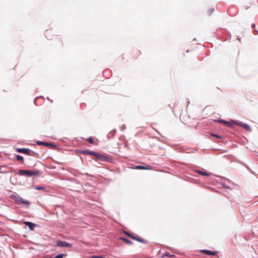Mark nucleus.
Wrapping results in <instances>:
<instances>
[{"label": "nucleus", "mask_w": 258, "mask_h": 258, "mask_svg": "<svg viewBox=\"0 0 258 258\" xmlns=\"http://www.w3.org/2000/svg\"><path fill=\"white\" fill-rule=\"evenodd\" d=\"M19 173L20 175L30 177L33 175H39L40 172L39 170H28L20 169L19 170Z\"/></svg>", "instance_id": "1"}, {"label": "nucleus", "mask_w": 258, "mask_h": 258, "mask_svg": "<svg viewBox=\"0 0 258 258\" xmlns=\"http://www.w3.org/2000/svg\"><path fill=\"white\" fill-rule=\"evenodd\" d=\"M10 198L11 199L14 200L18 204H19V205L24 204V205H29V202L28 201L25 200L23 199L22 198H21L18 196H17L16 195H11L10 196Z\"/></svg>", "instance_id": "2"}, {"label": "nucleus", "mask_w": 258, "mask_h": 258, "mask_svg": "<svg viewBox=\"0 0 258 258\" xmlns=\"http://www.w3.org/2000/svg\"><path fill=\"white\" fill-rule=\"evenodd\" d=\"M124 233L125 235H127L128 237H130V238H131L133 239L136 240H137L139 242H140L141 243H147V241L146 240L140 238V237H139L137 235H132V234L128 233V232H126V231H124Z\"/></svg>", "instance_id": "3"}, {"label": "nucleus", "mask_w": 258, "mask_h": 258, "mask_svg": "<svg viewBox=\"0 0 258 258\" xmlns=\"http://www.w3.org/2000/svg\"><path fill=\"white\" fill-rule=\"evenodd\" d=\"M56 245L57 246H58V247H70L72 246L71 244L68 243L66 241H57L56 242Z\"/></svg>", "instance_id": "4"}, {"label": "nucleus", "mask_w": 258, "mask_h": 258, "mask_svg": "<svg viewBox=\"0 0 258 258\" xmlns=\"http://www.w3.org/2000/svg\"><path fill=\"white\" fill-rule=\"evenodd\" d=\"M234 124H237L243 128H244L246 131L248 132H251V130L250 127L247 124L243 123L242 122H236V121L234 122Z\"/></svg>", "instance_id": "5"}, {"label": "nucleus", "mask_w": 258, "mask_h": 258, "mask_svg": "<svg viewBox=\"0 0 258 258\" xmlns=\"http://www.w3.org/2000/svg\"><path fill=\"white\" fill-rule=\"evenodd\" d=\"M16 151L18 153H24L28 155H30V152L31 151L30 150L26 148H18L16 149Z\"/></svg>", "instance_id": "6"}, {"label": "nucleus", "mask_w": 258, "mask_h": 258, "mask_svg": "<svg viewBox=\"0 0 258 258\" xmlns=\"http://www.w3.org/2000/svg\"><path fill=\"white\" fill-rule=\"evenodd\" d=\"M24 224L26 226H28L30 230H33L36 227V225L35 224L30 222H24Z\"/></svg>", "instance_id": "7"}, {"label": "nucleus", "mask_w": 258, "mask_h": 258, "mask_svg": "<svg viewBox=\"0 0 258 258\" xmlns=\"http://www.w3.org/2000/svg\"><path fill=\"white\" fill-rule=\"evenodd\" d=\"M202 252L205 254L211 255H215L217 253V252L216 251H212L209 250H202Z\"/></svg>", "instance_id": "8"}, {"label": "nucleus", "mask_w": 258, "mask_h": 258, "mask_svg": "<svg viewBox=\"0 0 258 258\" xmlns=\"http://www.w3.org/2000/svg\"><path fill=\"white\" fill-rule=\"evenodd\" d=\"M45 36L48 39H51V36H52V31L50 30H47L45 31Z\"/></svg>", "instance_id": "9"}, {"label": "nucleus", "mask_w": 258, "mask_h": 258, "mask_svg": "<svg viewBox=\"0 0 258 258\" xmlns=\"http://www.w3.org/2000/svg\"><path fill=\"white\" fill-rule=\"evenodd\" d=\"M94 156H95L97 158H98L102 161H105L106 159V156L101 155V154H99L97 153H96V155H94Z\"/></svg>", "instance_id": "10"}, {"label": "nucleus", "mask_w": 258, "mask_h": 258, "mask_svg": "<svg viewBox=\"0 0 258 258\" xmlns=\"http://www.w3.org/2000/svg\"><path fill=\"white\" fill-rule=\"evenodd\" d=\"M196 172L200 174V175L202 176H209L211 174L210 173L198 170L196 171Z\"/></svg>", "instance_id": "11"}, {"label": "nucleus", "mask_w": 258, "mask_h": 258, "mask_svg": "<svg viewBox=\"0 0 258 258\" xmlns=\"http://www.w3.org/2000/svg\"><path fill=\"white\" fill-rule=\"evenodd\" d=\"M82 153H83L84 154H88V155H93V156L96 155V152H95L94 151H91L89 150L83 151H82Z\"/></svg>", "instance_id": "12"}, {"label": "nucleus", "mask_w": 258, "mask_h": 258, "mask_svg": "<svg viewBox=\"0 0 258 258\" xmlns=\"http://www.w3.org/2000/svg\"><path fill=\"white\" fill-rule=\"evenodd\" d=\"M119 239L123 241L124 242H125L126 244H133V242L132 241H131V240L125 238H123V237H120L119 238Z\"/></svg>", "instance_id": "13"}, {"label": "nucleus", "mask_w": 258, "mask_h": 258, "mask_svg": "<svg viewBox=\"0 0 258 258\" xmlns=\"http://www.w3.org/2000/svg\"><path fill=\"white\" fill-rule=\"evenodd\" d=\"M37 144L39 145H44V146H48V147L52 146V145L50 143L43 142H41V141H38L37 142Z\"/></svg>", "instance_id": "14"}, {"label": "nucleus", "mask_w": 258, "mask_h": 258, "mask_svg": "<svg viewBox=\"0 0 258 258\" xmlns=\"http://www.w3.org/2000/svg\"><path fill=\"white\" fill-rule=\"evenodd\" d=\"M137 169H150L151 168L148 166V167H145L142 166H137L135 168Z\"/></svg>", "instance_id": "15"}, {"label": "nucleus", "mask_w": 258, "mask_h": 258, "mask_svg": "<svg viewBox=\"0 0 258 258\" xmlns=\"http://www.w3.org/2000/svg\"><path fill=\"white\" fill-rule=\"evenodd\" d=\"M67 256V254L60 253L53 258H63Z\"/></svg>", "instance_id": "16"}, {"label": "nucleus", "mask_w": 258, "mask_h": 258, "mask_svg": "<svg viewBox=\"0 0 258 258\" xmlns=\"http://www.w3.org/2000/svg\"><path fill=\"white\" fill-rule=\"evenodd\" d=\"M35 189H36L37 190H44L45 189V188L43 186H39L36 185V186H35Z\"/></svg>", "instance_id": "17"}, {"label": "nucleus", "mask_w": 258, "mask_h": 258, "mask_svg": "<svg viewBox=\"0 0 258 258\" xmlns=\"http://www.w3.org/2000/svg\"><path fill=\"white\" fill-rule=\"evenodd\" d=\"M16 158L18 161H23V157L21 155H17L16 156Z\"/></svg>", "instance_id": "18"}, {"label": "nucleus", "mask_w": 258, "mask_h": 258, "mask_svg": "<svg viewBox=\"0 0 258 258\" xmlns=\"http://www.w3.org/2000/svg\"><path fill=\"white\" fill-rule=\"evenodd\" d=\"M86 140L90 144H94V141L92 139V138L90 137L86 139Z\"/></svg>", "instance_id": "19"}, {"label": "nucleus", "mask_w": 258, "mask_h": 258, "mask_svg": "<svg viewBox=\"0 0 258 258\" xmlns=\"http://www.w3.org/2000/svg\"><path fill=\"white\" fill-rule=\"evenodd\" d=\"M222 122L225 124H226L228 126H230L231 125V123L228 121L222 120Z\"/></svg>", "instance_id": "20"}, {"label": "nucleus", "mask_w": 258, "mask_h": 258, "mask_svg": "<svg viewBox=\"0 0 258 258\" xmlns=\"http://www.w3.org/2000/svg\"><path fill=\"white\" fill-rule=\"evenodd\" d=\"M91 258H106L104 256L102 255H93Z\"/></svg>", "instance_id": "21"}, {"label": "nucleus", "mask_w": 258, "mask_h": 258, "mask_svg": "<svg viewBox=\"0 0 258 258\" xmlns=\"http://www.w3.org/2000/svg\"><path fill=\"white\" fill-rule=\"evenodd\" d=\"M211 135L213 137H215L217 138H219V139H222V137L221 136H220L218 135H216V134H211Z\"/></svg>", "instance_id": "22"}, {"label": "nucleus", "mask_w": 258, "mask_h": 258, "mask_svg": "<svg viewBox=\"0 0 258 258\" xmlns=\"http://www.w3.org/2000/svg\"><path fill=\"white\" fill-rule=\"evenodd\" d=\"M214 10L213 9H211V10H210L209 11V15H211L212 14V13H213V12L214 11Z\"/></svg>", "instance_id": "23"}, {"label": "nucleus", "mask_w": 258, "mask_h": 258, "mask_svg": "<svg viewBox=\"0 0 258 258\" xmlns=\"http://www.w3.org/2000/svg\"><path fill=\"white\" fill-rule=\"evenodd\" d=\"M137 53V55H139L140 54V52L139 51H136Z\"/></svg>", "instance_id": "24"}, {"label": "nucleus", "mask_w": 258, "mask_h": 258, "mask_svg": "<svg viewBox=\"0 0 258 258\" xmlns=\"http://www.w3.org/2000/svg\"><path fill=\"white\" fill-rule=\"evenodd\" d=\"M166 256H169V253L166 254ZM170 256H171V255H170Z\"/></svg>", "instance_id": "25"}, {"label": "nucleus", "mask_w": 258, "mask_h": 258, "mask_svg": "<svg viewBox=\"0 0 258 258\" xmlns=\"http://www.w3.org/2000/svg\"><path fill=\"white\" fill-rule=\"evenodd\" d=\"M1 169V167H0V169Z\"/></svg>", "instance_id": "26"}]
</instances>
